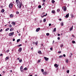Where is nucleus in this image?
<instances>
[{
    "mask_svg": "<svg viewBox=\"0 0 76 76\" xmlns=\"http://www.w3.org/2000/svg\"><path fill=\"white\" fill-rule=\"evenodd\" d=\"M72 53H71L70 54V57H72Z\"/></svg>",
    "mask_w": 76,
    "mask_h": 76,
    "instance_id": "72a5a7b5",
    "label": "nucleus"
},
{
    "mask_svg": "<svg viewBox=\"0 0 76 76\" xmlns=\"http://www.w3.org/2000/svg\"><path fill=\"white\" fill-rule=\"evenodd\" d=\"M44 13H45V12H43V13H42V15H44Z\"/></svg>",
    "mask_w": 76,
    "mask_h": 76,
    "instance_id": "052dcab7",
    "label": "nucleus"
},
{
    "mask_svg": "<svg viewBox=\"0 0 76 76\" xmlns=\"http://www.w3.org/2000/svg\"><path fill=\"white\" fill-rule=\"evenodd\" d=\"M46 35H47V36H48V35H50V33H46Z\"/></svg>",
    "mask_w": 76,
    "mask_h": 76,
    "instance_id": "c756f323",
    "label": "nucleus"
},
{
    "mask_svg": "<svg viewBox=\"0 0 76 76\" xmlns=\"http://www.w3.org/2000/svg\"><path fill=\"white\" fill-rule=\"evenodd\" d=\"M9 28H8L5 30V31H9Z\"/></svg>",
    "mask_w": 76,
    "mask_h": 76,
    "instance_id": "5701e85b",
    "label": "nucleus"
},
{
    "mask_svg": "<svg viewBox=\"0 0 76 76\" xmlns=\"http://www.w3.org/2000/svg\"><path fill=\"white\" fill-rule=\"evenodd\" d=\"M9 58V57H7L5 58V60L7 61V60Z\"/></svg>",
    "mask_w": 76,
    "mask_h": 76,
    "instance_id": "a211bd4d",
    "label": "nucleus"
},
{
    "mask_svg": "<svg viewBox=\"0 0 76 76\" xmlns=\"http://www.w3.org/2000/svg\"><path fill=\"white\" fill-rule=\"evenodd\" d=\"M63 57V55H61L59 56V58H62Z\"/></svg>",
    "mask_w": 76,
    "mask_h": 76,
    "instance_id": "4be33fe9",
    "label": "nucleus"
},
{
    "mask_svg": "<svg viewBox=\"0 0 76 76\" xmlns=\"http://www.w3.org/2000/svg\"><path fill=\"white\" fill-rule=\"evenodd\" d=\"M60 37H58V39L59 40V39H60Z\"/></svg>",
    "mask_w": 76,
    "mask_h": 76,
    "instance_id": "3c124183",
    "label": "nucleus"
},
{
    "mask_svg": "<svg viewBox=\"0 0 76 76\" xmlns=\"http://www.w3.org/2000/svg\"><path fill=\"white\" fill-rule=\"evenodd\" d=\"M13 4H12V3H11L10 4L9 7L10 8V9H12V8L13 7Z\"/></svg>",
    "mask_w": 76,
    "mask_h": 76,
    "instance_id": "f03ea898",
    "label": "nucleus"
},
{
    "mask_svg": "<svg viewBox=\"0 0 76 76\" xmlns=\"http://www.w3.org/2000/svg\"><path fill=\"white\" fill-rule=\"evenodd\" d=\"M41 72H44V69H42L41 70Z\"/></svg>",
    "mask_w": 76,
    "mask_h": 76,
    "instance_id": "a18cd8bd",
    "label": "nucleus"
},
{
    "mask_svg": "<svg viewBox=\"0 0 76 76\" xmlns=\"http://www.w3.org/2000/svg\"><path fill=\"white\" fill-rule=\"evenodd\" d=\"M72 43H73V44H75V41H72Z\"/></svg>",
    "mask_w": 76,
    "mask_h": 76,
    "instance_id": "4c0bfd02",
    "label": "nucleus"
},
{
    "mask_svg": "<svg viewBox=\"0 0 76 76\" xmlns=\"http://www.w3.org/2000/svg\"><path fill=\"white\" fill-rule=\"evenodd\" d=\"M59 20L60 21H61V19H59Z\"/></svg>",
    "mask_w": 76,
    "mask_h": 76,
    "instance_id": "e2e57ef3",
    "label": "nucleus"
},
{
    "mask_svg": "<svg viewBox=\"0 0 76 76\" xmlns=\"http://www.w3.org/2000/svg\"><path fill=\"white\" fill-rule=\"evenodd\" d=\"M54 66L55 67H58V64H55Z\"/></svg>",
    "mask_w": 76,
    "mask_h": 76,
    "instance_id": "f8f14e48",
    "label": "nucleus"
},
{
    "mask_svg": "<svg viewBox=\"0 0 76 76\" xmlns=\"http://www.w3.org/2000/svg\"><path fill=\"white\" fill-rule=\"evenodd\" d=\"M3 31V29H1L0 30V32H2Z\"/></svg>",
    "mask_w": 76,
    "mask_h": 76,
    "instance_id": "de8ad7c7",
    "label": "nucleus"
},
{
    "mask_svg": "<svg viewBox=\"0 0 76 76\" xmlns=\"http://www.w3.org/2000/svg\"><path fill=\"white\" fill-rule=\"evenodd\" d=\"M22 62V59H20L19 60V62L20 63H21V62Z\"/></svg>",
    "mask_w": 76,
    "mask_h": 76,
    "instance_id": "6ab92c4d",
    "label": "nucleus"
},
{
    "mask_svg": "<svg viewBox=\"0 0 76 76\" xmlns=\"http://www.w3.org/2000/svg\"><path fill=\"white\" fill-rule=\"evenodd\" d=\"M60 47H63V45L61 44L60 45Z\"/></svg>",
    "mask_w": 76,
    "mask_h": 76,
    "instance_id": "ea45409f",
    "label": "nucleus"
},
{
    "mask_svg": "<svg viewBox=\"0 0 76 76\" xmlns=\"http://www.w3.org/2000/svg\"><path fill=\"white\" fill-rule=\"evenodd\" d=\"M12 25H15V22H12Z\"/></svg>",
    "mask_w": 76,
    "mask_h": 76,
    "instance_id": "9b49d317",
    "label": "nucleus"
},
{
    "mask_svg": "<svg viewBox=\"0 0 76 76\" xmlns=\"http://www.w3.org/2000/svg\"><path fill=\"white\" fill-rule=\"evenodd\" d=\"M53 31L54 32H56V28H55L54 29Z\"/></svg>",
    "mask_w": 76,
    "mask_h": 76,
    "instance_id": "c85d7f7f",
    "label": "nucleus"
},
{
    "mask_svg": "<svg viewBox=\"0 0 76 76\" xmlns=\"http://www.w3.org/2000/svg\"><path fill=\"white\" fill-rule=\"evenodd\" d=\"M29 76H32V75H29Z\"/></svg>",
    "mask_w": 76,
    "mask_h": 76,
    "instance_id": "774afa93",
    "label": "nucleus"
},
{
    "mask_svg": "<svg viewBox=\"0 0 76 76\" xmlns=\"http://www.w3.org/2000/svg\"><path fill=\"white\" fill-rule=\"evenodd\" d=\"M23 69V66H21L20 67V69Z\"/></svg>",
    "mask_w": 76,
    "mask_h": 76,
    "instance_id": "7c9ffc66",
    "label": "nucleus"
},
{
    "mask_svg": "<svg viewBox=\"0 0 76 76\" xmlns=\"http://www.w3.org/2000/svg\"><path fill=\"white\" fill-rule=\"evenodd\" d=\"M69 13H68L67 14H66V18H69Z\"/></svg>",
    "mask_w": 76,
    "mask_h": 76,
    "instance_id": "1a4fd4ad",
    "label": "nucleus"
},
{
    "mask_svg": "<svg viewBox=\"0 0 76 76\" xmlns=\"http://www.w3.org/2000/svg\"><path fill=\"white\" fill-rule=\"evenodd\" d=\"M44 58L45 59L46 61H48L49 60V58H47V57H44Z\"/></svg>",
    "mask_w": 76,
    "mask_h": 76,
    "instance_id": "39448f33",
    "label": "nucleus"
},
{
    "mask_svg": "<svg viewBox=\"0 0 76 76\" xmlns=\"http://www.w3.org/2000/svg\"><path fill=\"white\" fill-rule=\"evenodd\" d=\"M18 35H19V36H20V34H18Z\"/></svg>",
    "mask_w": 76,
    "mask_h": 76,
    "instance_id": "680f3d73",
    "label": "nucleus"
},
{
    "mask_svg": "<svg viewBox=\"0 0 76 76\" xmlns=\"http://www.w3.org/2000/svg\"><path fill=\"white\" fill-rule=\"evenodd\" d=\"M61 25H62V26H63L64 23H61Z\"/></svg>",
    "mask_w": 76,
    "mask_h": 76,
    "instance_id": "e433bc0d",
    "label": "nucleus"
},
{
    "mask_svg": "<svg viewBox=\"0 0 76 76\" xmlns=\"http://www.w3.org/2000/svg\"><path fill=\"white\" fill-rule=\"evenodd\" d=\"M20 69L21 72L23 73V69Z\"/></svg>",
    "mask_w": 76,
    "mask_h": 76,
    "instance_id": "aec40b11",
    "label": "nucleus"
},
{
    "mask_svg": "<svg viewBox=\"0 0 76 76\" xmlns=\"http://www.w3.org/2000/svg\"><path fill=\"white\" fill-rule=\"evenodd\" d=\"M3 73H5V72L4 71H3Z\"/></svg>",
    "mask_w": 76,
    "mask_h": 76,
    "instance_id": "338daca9",
    "label": "nucleus"
},
{
    "mask_svg": "<svg viewBox=\"0 0 76 76\" xmlns=\"http://www.w3.org/2000/svg\"><path fill=\"white\" fill-rule=\"evenodd\" d=\"M65 61L66 63H69V59H66Z\"/></svg>",
    "mask_w": 76,
    "mask_h": 76,
    "instance_id": "6e6552de",
    "label": "nucleus"
},
{
    "mask_svg": "<svg viewBox=\"0 0 76 76\" xmlns=\"http://www.w3.org/2000/svg\"><path fill=\"white\" fill-rule=\"evenodd\" d=\"M17 14H19V12L17 11L16 12Z\"/></svg>",
    "mask_w": 76,
    "mask_h": 76,
    "instance_id": "8fccbe9b",
    "label": "nucleus"
},
{
    "mask_svg": "<svg viewBox=\"0 0 76 76\" xmlns=\"http://www.w3.org/2000/svg\"><path fill=\"white\" fill-rule=\"evenodd\" d=\"M18 1H19V0H16V3H18Z\"/></svg>",
    "mask_w": 76,
    "mask_h": 76,
    "instance_id": "c03bdc74",
    "label": "nucleus"
},
{
    "mask_svg": "<svg viewBox=\"0 0 76 76\" xmlns=\"http://www.w3.org/2000/svg\"><path fill=\"white\" fill-rule=\"evenodd\" d=\"M17 5L18 7H19L20 9L21 7L22 4L20 3V1H18L17 3Z\"/></svg>",
    "mask_w": 76,
    "mask_h": 76,
    "instance_id": "f257e3e1",
    "label": "nucleus"
},
{
    "mask_svg": "<svg viewBox=\"0 0 76 76\" xmlns=\"http://www.w3.org/2000/svg\"><path fill=\"white\" fill-rule=\"evenodd\" d=\"M73 26H72V27H71L69 29V31H72V29H73Z\"/></svg>",
    "mask_w": 76,
    "mask_h": 76,
    "instance_id": "ddd939ff",
    "label": "nucleus"
},
{
    "mask_svg": "<svg viewBox=\"0 0 76 76\" xmlns=\"http://www.w3.org/2000/svg\"><path fill=\"white\" fill-rule=\"evenodd\" d=\"M19 59H20V58H17V60H19Z\"/></svg>",
    "mask_w": 76,
    "mask_h": 76,
    "instance_id": "bf43d9fd",
    "label": "nucleus"
},
{
    "mask_svg": "<svg viewBox=\"0 0 76 76\" xmlns=\"http://www.w3.org/2000/svg\"><path fill=\"white\" fill-rule=\"evenodd\" d=\"M40 30V28H38L36 30V32H38Z\"/></svg>",
    "mask_w": 76,
    "mask_h": 76,
    "instance_id": "0eeeda50",
    "label": "nucleus"
},
{
    "mask_svg": "<svg viewBox=\"0 0 76 76\" xmlns=\"http://www.w3.org/2000/svg\"><path fill=\"white\" fill-rule=\"evenodd\" d=\"M12 41H15V39H13V40H12Z\"/></svg>",
    "mask_w": 76,
    "mask_h": 76,
    "instance_id": "603ef678",
    "label": "nucleus"
},
{
    "mask_svg": "<svg viewBox=\"0 0 76 76\" xmlns=\"http://www.w3.org/2000/svg\"><path fill=\"white\" fill-rule=\"evenodd\" d=\"M41 62V60H38L37 61V63H40Z\"/></svg>",
    "mask_w": 76,
    "mask_h": 76,
    "instance_id": "2f4dec72",
    "label": "nucleus"
},
{
    "mask_svg": "<svg viewBox=\"0 0 76 76\" xmlns=\"http://www.w3.org/2000/svg\"><path fill=\"white\" fill-rule=\"evenodd\" d=\"M38 41H37L35 42V44H36V45H38Z\"/></svg>",
    "mask_w": 76,
    "mask_h": 76,
    "instance_id": "bb28decb",
    "label": "nucleus"
},
{
    "mask_svg": "<svg viewBox=\"0 0 76 76\" xmlns=\"http://www.w3.org/2000/svg\"><path fill=\"white\" fill-rule=\"evenodd\" d=\"M27 69H27V68H26V67L24 69V70H27Z\"/></svg>",
    "mask_w": 76,
    "mask_h": 76,
    "instance_id": "cd10ccee",
    "label": "nucleus"
},
{
    "mask_svg": "<svg viewBox=\"0 0 76 76\" xmlns=\"http://www.w3.org/2000/svg\"><path fill=\"white\" fill-rule=\"evenodd\" d=\"M51 24L50 23V24H49V26H51Z\"/></svg>",
    "mask_w": 76,
    "mask_h": 76,
    "instance_id": "09e8293b",
    "label": "nucleus"
},
{
    "mask_svg": "<svg viewBox=\"0 0 76 76\" xmlns=\"http://www.w3.org/2000/svg\"><path fill=\"white\" fill-rule=\"evenodd\" d=\"M20 41V39H18L17 40V42H19Z\"/></svg>",
    "mask_w": 76,
    "mask_h": 76,
    "instance_id": "a878e982",
    "label": "nucleus"
},
{
    "mask_svg": "<svg viewBox=\"0 0 76 76\" xmlns=\"http://www.w3.org/2000/svg\"><path fill=\"white\" fill-rule=\"evenodd\" d=\"M58 36H60V34H58Z\"/></svg>",
    "mask_w": 76,
    "mask_h": 76,
    "instance_id": "0e129e2a",
    "label": "nucleus"
},
{
    "mask_svg": "<svg viewBox=\"0 0 76 76\" xmlns=\"http://www.w3.org/2000/svg\"><path fill=\"white\" fill-rule=\"evenodd\" d=\"M52 49H53V48H50V50H52Z\"/></svg>",
    "mask_w": 76,
    "mask_h": 76,
    "instance_id": "6e6d98bb",
    "label": "nucleus"
},
{
    "mask_svg": "<svg viewBox=\"0 0 76 76\" xmlns=\"http://www.w3.org/2000/svg\"><path fill=\"white\" fill-rule=\"evenodd\" d=\"M42 0L43 1V2H45V1H46L45 0Z\"/></svg>",
    "mask_w": 76,
    "mask_h": 76,
    "instance_id": "13d9d810",
    "label": "nucleus"
},
{
    "mask_svg": "<svg viewBox=\"0 0 76 76\" xmlns=\"http://www.w3.org/2000/svg\"><path fill=\"white\" fill-rule=\"evenodd\" d=\"M58 53L59 54H60L61 53V51H59L58 52Z\"/></svg>",
    "mask_w": 76,
    "mask_h": 76,
    "instance_id": "f704fd0d",
    "label": "nucleus"
},
{
    "mask_svg": "<svg viewBox=\"0 0 76 76\" xmlns=\"http://www.w3.org/2000/svg\"><path fill=\"white\" fill-rule=\"evenodd\" d=\"M21 46H22V44H20L18 46V47H20Z\"/></svg>",
    "mask_w": 76,
    "mask_h": 76,
    "instance_id": "58836bf2",
    "label": "nucleus"
},
{
    "mask_svg": "<svg viewBox=\"0 0 76 76\" xmlns=\"http://www.w3.org/2000/svg\"><path fill=\"white\" fill-rule=\"evenodd\" d=\"M12 26L11 25H10V28H11V27H12Z\"/></svg>",
    "mask_w": 76,
    "mask_h": 76,
    "instance_id": "4d7b16f0",
    "label": "nucleus"
},
{
    "mask_svg": "<svg viewBox=\"0 0 76 76\" xmlns=\"http://www.w3.org/2000/svg\"><path fill=\"white\" fill-rule=\"evenodd\" d=\"M9 50H8L6 52V53H9Z\"/></svg>",
    "mask_w": 76,
    "mask_h": 76,
    "instance_id": "c9c22d12",
    "label": "nucleus"
},
{
    "mask_svg": "<svg viewBox=\"0 0 76 76\" xmlns=\"http://www.w3.org/2000/svg\"><path fill=\"white\" fill-rule=\"evenodd\" d=\"M63 56L64 57H66V55H65L64 54Z\"/></svg>",
    "mask_w": 76,
    "mask_h": 76,
    "instance_id": "864d4df0",
    "label": "nucleus"
},
{
    "mask_svg": "<svg viewBox=\"0 0 76 76\" xmlns=\"http://www.w3.org/2000/svg\"><path fill=\"white\" fill-rule=\"evenodd\" d=\"M13 34H14V32H11L9 34V36H12V35H13Z\"/></svg>",
    "mask_w": 76,
    "mask_h": 76,
    "instance_id": "7ed1b4c3",
    "label": "nucleus"
},
{
    "mask_svg": "<svg viewBox=\"0 0 76 76\" xmlns=\"http://www.w3.org/2000/svg\"><path fill=\"white\" fill-rule=\"evenodd\" d=\"M13 29H12V28H10V31H13Z\"/></svg>",
    "mask_w": 76,
    "mask_h": 76,
    "instance_id": "a19ab883",
    "label": "nucleus"
},
{
    "mask_svg": "<svg viewBox=\"0 0 76 76\" xmlns=\"http://www.w3.org/2000/svg\"><path fill=\"white\" fill-rule=\"evenodd\" d=\"M52 13H56V12H55V10H53L52 11Z\"/></svg>",
    "mask_w": 76,
    "mask_h": 76,
    "instance_id": "2eb2a0df",
    "label": "nucleus"
},
{
    "mask_svg": "<svg viewBox=\"0 0 76 76\" xmlns=\"http://www.w3.org/2000/svg\"><path fill=\"white\" fill-rule=\"evenodd\" d=\"M13 16V15L12 14H11L10 15V18H12Z\"/></svg>",
    "mask_w": 76,
    "mask_h": 76,
    "instance_id": "dca6fc26",
    "label": "nucleus"
},
{
    "mask_svg": "<svg viewBox=\"0 0 76 76\" xmlns=\"http://www.w3.org/2000/svg\"><path fill=\"white\" fill-rule=\"evenodd\" d=\"M22 48H20L18 50V51L19 52H21L22 51Z\"/></svg>",
    "mask_w": 76,
    "mask_h": 76,
    "instance_id": "423d86ee",
    "label": "nucleus"
},
{
    "mask_svg": "<svg viewBox=\"0 0 76 76\" xmlns=\"http://www.w3.org/2000/svg\"><path fill=\"white\" fill-rule=\"evenodd\" d=\"M54 40H53V44H54Z\"/></svg>",
    "mask_w": 76,
    "mask_h": 76,
    "instance_id": "69168bd1",
    "label": "nucleus"
},
{
    "mask_svg": "<svg viewBox=\"0 0 76 76\" xmlns=\"http://www.w3.org/2000/svg\"><path fill=\"white\" fill-rule=\"evenodd\" d=\"M57 12H60V9H58L57 10Z\"/></svg>",
    "mask_w": 76,
    "mask_h": 76,
    "instance_id": "37998d69",
    "label": "nucleus"
},
{
    "mask_svg": "<svg viewBox=\"0 0 76 76\" xmlns=\"http://www.w3.org/2000/svg\"><path fill=\"white\" fill-rule=\"evenodd\" d=\"M46 21V18H45L43 20V22H45Z\"/></svg>",
    "mask_w": 76,
    "mask_h": 76,
    "instance_id": "b1692460",
    "label": "nucleus"
},
{
    "mask_svg": "<svg viewBox=\"0 0 76 76\" xmlns=\"http://www.w3.org/2000/svg\"><path fill=\"white\" fill-rule=\"evenodd\" d=\"M38 53H39V54L41 53V50H39L38 51Z\"/></svg>",
    "mask_w": 76,
    "mask_h": 76,
    "instance_id": "412c9836",
    "label": "nucleus"
},
{
    "mask_svg": "<svg viewBox=\"0 0 76 76\" xmlns=\"http://www.w3.org/2000/svg\"><path fill=\"white\" fill-rule=\"evenodd\" d=\"M1 12H2V13H3L4 12V10L3 9H2L1 11Z\"/></svg>",
    "mask_w": 76,
    "mask_h": 76,
    "instance_id": "4468645a",
    "label": "nucleus"
},
{
    "mask_svg": "<svg viewBox=\"0 0 76 76\" xmlns=\"http://www.w3.org/2000/svg\"><path fill=\"white\" fill-rule=\"evenodd\" d=\"M38 8H39V9H41V5H39L38 7Z\"/></svg>",
    "mask_w": 76,
    "mask_h": 76,
    "instance_id": "393cba45",
    "label": "nucleus"
},
{
    "mask_svg": "<svg viewBox=\"0 0 76 76\" xmlns=\"http://www.w3.org/2000/svg\"><path fill=\"white\" fill-rule=\"evenodd\" d=\"M51 2L52 3H54L55 1L54 0H52Z\"/></svg>",
    "mask_w": 76,
    "mask_h": 76,
    "instance_id": "f3484780",
    "label": "nucleus"
},
{
    "mask_svg": "<svg viewBox=\"0 0 76 76\" xmlns=\"http://www.w3.org/2000/svg\"><path fill=\"white\" fill-rule=\"evenodd\" d=\"M66 72L67 73H69V70H67Z\"/></svg>",
    "mask_w": 76,
    "mask_h": 76,
    "instance_id": "473e14b6",
    "label": "nucleus"
},
{
    "mask_svg": "<svg viewBox=\"0 0 76 76\" xmlns=\"http://www.w3.org/2000/svg\"><path fill=\"white\" fill-rule=\"evenodd\" d=\"M72 18H73L74 17V16L73 15V14H71Z\"/></svg>",
    "mask_w": 76,
    "mask_h": 76,
    "instance_id": "79ce46f5",
    "label": "nucleus"
},
{
    "mask_svg": "<svg viewBox=\"0 0 76 76\" xmlns=\"http://www.w3.org/2000/svg\"><path fill=\"white\" fill-rule=\"evenodd\" d=\"M0 56H3V54H1L0 55Z\"/></svg>",
    "mask_w": 76,
    "mask_h": 76,
    "instance_id": "5fc2aeb1",
    "label": "nucleus"
},
{
    "mask_svg": "<svg viewBox=\"0 0 76 76\" xmlns=\"http://www.w3.org/2000/svg\"><path fill=\"white\" fill-rule=\"evenodd\" d=\"M62 9H63L64 11H66V10H67V8H66V7L64 6L63 7H62Z\"/></svg>",
    "mask_w": 76,
    "mask_h": 76,
    "instance_id": "20e7f679",
    "label": "nucleus"
},
{
    "mask_svg": "<svg viewBox=\"0 0 76 76\" xmlns=\"http://www.w3.org/2000/svg\"><path fill=\"white\" fill-rule=\"evenodd\" d=\"M43 74L44 75H47V72H43Z\"/></svg>",
    "mask_w": 76,
    "mask_h": 76,
    "instance_id": "9d476101",
    "label": "nucleus"
},
{
    "mask_svg": "<svg viewBox=\"0 0 76 76\" xmlns=\"http://www.w3.org/2000/svg\"><path fill=\"white\" fill-rule=\"evenodd\" d=\"M47 14L46 13V15H43V16L44 17V16H47Z\"/></svg>",
    "mask_w": 76,
    "mask_h": 76,
    "instance_id": "49530a36",
    "label": "nucleus"
}]
</instances>
